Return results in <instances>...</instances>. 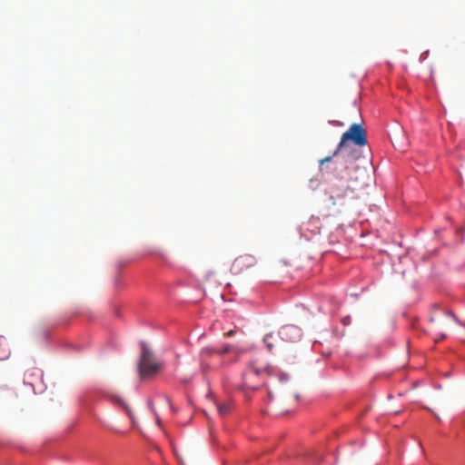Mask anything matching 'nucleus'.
Here are the masks:
<instances>
[{"instance_id":"39448f33","label":"nucleus","mask_w":465,"mask_h":465,"mask_svg":"<svg viewBox=\"0 0 465 465\" xmlns=\"http://www.w3.org/2000/svg\"><path fill=\"white\" fill-rule=\"evenodd\" d=\"M278 335L284 341L294 342L300 340L302 333L301 330L297 326L285 325L281 328Z\"/></svg>"},{"instance_id":"20e7f679","label":"nucleus","mask_w":465,"mask_h":465,"mask_svg":"<svg viewBox=\"0 0 465 465\" xmlns=\"http://www.w3.org/2000/svg\"><path fill=\"white\" fill-rule=\"evenodd\" d=\"M256 259L253 255L243 254L237 257L231 267V272L233 274H242L248 270L253 268L256 265Z\"/></svg>"},{"instance_id":"f257e3e1","label":"nucleus","mask_w":465,"mask_h":465,"mask_svg":"<svg viewBox=\"0 0 465 465\" xmlns=\"http://www.w3.org/2000/svg\"><path fill=\"white\" fill-rule=\"evenodd\" d=\"M351 141L359 146L367 144L366 132L360 124H353L341 135V141L333 152V156H341V161L335 163L334 178L331 184V192L335 197L341 198L353 194L356 190L358 177L352 176L356 172L354 160L359 158V153L350 150L348 142Z\"/></svg>"},{"instance_id":"423d86ee","label":"nucleus","mask_w":465,"mask_h":465,"mask_svg":"<svg viewBox=\"0 0 465 465\" xmlns=\"http://www.w3.org/2000/svg\"><path fill=\"white\" fill-rule=\"evenodd\" d=\"M214 355H217L216 349L213 347H204L201 350L200 363L203 373H206L208 371L212 370L210 360Z\"/></svg>"},{"instance_id":"9b49d317","label":"nucleus","mask_w":465,"mask_h":465,"mask_svg":"<svg viewBox=\"0 0 465 465\" xmlns=\"http://www.w3.org/2000/svg\"><path fill=\"white\" fill-rule=\"evenodd\" d=\"M333 157H334V156H333V154H332V155H331V156H327V157H325V158L320 159V160H319V164L322 166V165H323L324 163H330V162H331V160H332V158H333Z\"/></svg>"},{"instance_id":"a211bd4d","label":"nucleus","mask_w":465,"mask_h":465,"mask_svg":"<svg viewBox=\"0 0 465 465\" xmlns=\"http://www.w3.org/2000/svg\"><path fill=\"white\" fill-rule=\"evenodd\" d=\"M149 405H150V406H151V408L153 410V404H152V402H151V401H149Z\"/></svg>"},{"instance_id":"ddd939ff","label":"nucleus","mask_w":465,"mask_h":465,"mask_svg":"<svg viewBox=\"0 0 465 465\" xmlns=\"http://www.w3.org/2000/svg\"><path fill=\"white\" fill-rule=\"evenodd\" d=\"M279 379H280V381H285L288 380V376L286 374H280Z\"/></svg>"},{"instance_id":"9d476101","label":"nucleus","mask_w":465,"mask_h":465,"mask_svg":"<svg viewBox=\"0 0 465 465\" xmlns=\"http://www.w3.org/2000/svg\"><path fill=\"white\" fill-rule=\"evenodd\" d=\"M121 404L123 405V407L127 411V413H128V415H129V417H130V419L132 420L133 425H134L135 424V420H134V414H133L132 411L124 402L121 401Z\"/></svg>"},{"instance_id":"7ed1b4c3","label":"nucleus","mask_w":465,"mask_h":465,"mask_svg":"<svg viewBox=\"0 0 465 465\" xmlns=\"http://www.w3.org/2000/svg\"><path fill=\"white\" fill-rule=\"evenodd\" d=\"M161 368L160 363L153 359L152 352L148 349H143L139 363V371L142 378H147L154 375Z\"/></svg>"},{"instance_id":"1a4fd4ad","label":"nucleus","mask_w":465,"mask_h":465,"mask_svg":"<svg viewBox=\"0 0 465 465\" xmlns=\"http://www.w3.org/2000/svg\"><path fill=\"white\" fill-rule=\"evenodd\" d=\"M272 338H273V334L272 333L267 334L264 337V342L266 343V345L269 348V350H272V347H273L272 343H270V340H272Z\"/></svg>"},{"instance_id":"dca6fc26","label":"nucleus","mask_w":465,"mask_h":465,"mask_svg":"<svg viewBox=\"0 0 465 465\" xmlns=\"http://www.w3.org/2000/svg\"><path fill=\"white\" fill-rule=\"evenodd\" d=\"M449 315H450L453 319H455V320H456L455 315H454V314H452L451 312H449Z\"/></svg>"},{"instance_id":"f03ea898","label":"nucleus","mask_w":465,"mask_h":465,"mask_svg":"<svg viewBox=\"0 0 465 465\" xmlns=\"http://www.w3.org/2000/svg\"><path fill=\"white\" fill-rule=\"evenodd\" d=\"M278 371L272 366L257 364L256 362H251L246 372L243 375V385L246 388L255 390L259 387L254 381L255 378L260 379L263 384L265 379L277 376Z\"/></svg>"},{"instance_id":"4468645a","label":"nucleus","mask_w":465,"mask_h":465,"mask_svg":"<svg viewBox=\"0 0 465 465\" xmlns=\"http://www.w3.org/2000/svg\"><path fill=\"white\" fill-rule=\"evenodd\" d=\"M156 423L158 426H161V419L159 418L158 415H156Z\"/></svg>"},{"instance_id":"f8f14e48","label":"nucleus","mask_w":465,"mask_h":465,"mask_svg":"<svg viewBox=\"0 0 465 465\" xmlns=\"http://www.w3.org/2000/svg\"><path fill=\"white\" fill-rule=\"evenodd\" d=\"M234 334H235V331H234V330H231V331H229L225 332V333H224V336H225V337H232V336H233Z\"/></svg>"},{"instance_id":"0eeeda50","label":"nucleus","mask_w":465,"mask_h":465,"mask_svg":"<svg viewBox=\"0 0 465 465\" xmlns=\"http://www.w3.org/2000/svg\"><path fill=\"white\" fill-rule=\"evenodd\" d=\"M232 409L230 402H219L217 403V410L221 416H226Z\"/></svg>"},{"instance_id":"6e6552de","label":"nucleus","mask_w":465,"mask_h":465,"mask_svg":"<svg viewBox=\"0 0 465 465\" xmlns=\"http://www.w3.org/2000/svg\"><path fill=\"white\" fill-rule=\"evenodd\" d=\"M232 351L230 344H224L222 348L216 349L217 355H224Z\"/></svg>"},{"instance_id":"2eb2a0df","label":"nucleus","mask_w":465,"mask_h":465,"mask_svg":"<svg viewBox=\"0 0 465 465\" xmlns=\"http://www.w3.org/2000/svg\"><path fill=\"white\" fill-rule=\"evenodd\" d=\"M166 401L167 402L169 403L170 407L172 408V410L174 411L173 407L172 406L171 402H170V399L166 398Z\"/></svg>"},{"instance_id":"f3484780","label":"nucleus","mask_w":465,"mask_h":465,"mask_svg":"<svg viewBox=\"0 0 465 465\" xmlns=\"http://www.w3.org/2000/svg\"><path fill=\"white\" fill-rule=\"evenodd\" d=\"M268 394L270 397L272 396V391L270 390H268Z\"/></svg>"}]
</instances>
